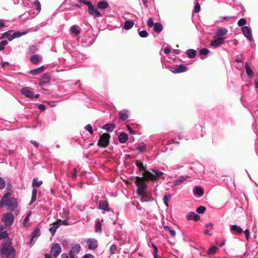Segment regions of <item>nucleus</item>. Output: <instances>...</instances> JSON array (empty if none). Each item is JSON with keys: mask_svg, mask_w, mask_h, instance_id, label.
Here are the masks:
<instances>
[{"mask_svg": "<svg viewBox=\"0 0 258 258\" xmlns=\"http://www.w3.org/2000/svg\"><path fill=\"white\" fill-rule=\"evenodd\" d=\"M7 231H0V240L3 239L2 243L1 253L6 258H15L16 251L12 246L10 239L8 237Z\"/></svg>", "mask_w": 258, "mask_h": 258, "instance_id": "f257e3e1", "label": "nucleus"}, {"mask_svg": "<svg viewBox=\"0 0 258 258\" xmlns=\"http://www.w3.org/2000/svg\"><path fill=\"white\" fill-rule=\"evenodd\" d=\"M12 193L8 191L2 197L0 202V207H6L8 210H13L17 207V202L15 198H11Z\"/></svg>", "mask_w": 258, "mask_h": 258, "instance_id": "f03ea898", "label": "nucleus"}, {"mask_svg": "<svg viewBox=\"0 0 258 258\" xmlns=\"http://www.w3.org/2000/svg\"><path fill=\"white\" fill-rule=\"evenodd\" d=\"M135 182L137 186V192L141 197V201L143 202L144 201L143 200V198L147 196L146 192L147 185L145 182V180L143 177H137Z\"/></svg>", "mask_w": 258, "mask_h": 258, "instance_id": "7ed1b4c3", "label": "nucleus"}, {"mask_svg": "<svg viewBox=\"0 0 258 258\" xmlns=\"http://www.w3.org/2000/svg\"><path fill=\"white\" fill-rule=\"evenodd\" d=\"M163 174L164 173L162 171L154 169H151L150 171H147L145 172V178L146 180L156 181L158 180Z\"/></svg>", "mask_w": 258, "mask_h": 258, "instance_id": "20e7f679", "label": "nucleus"}, {"mask_svg": "<svg viewBox=\"0 0 258 258\" xmlns=\"http://www.w3.org/2000/svg\"><path fill=\"white\" fill-rule=\"evenodd\" d=\"M80 2L83 3L84 5H87L88 7L89 14L93 15L95 18H98L101 16V13L94 8V6L90 1L80 0Z\"/></svg>", "mask_w": 258, "mask_h": 258, "instance_id": "39448f33", "label": "nucleus"}, {"mask_svg": "<svg viewBox=\"0 0 258 258\" xmlns=\"http://www.w3.org/2000/svg\"><path fill=\"white\" fill-rule=\"evenodd\" d=\"M110 136L107 133L102 134L98 142V145L100 147H106L109 144Z\"/></svg>", "mask_w": 258, "mask_h": 258, "instance_id": "423d86ee", "label": "nucleus"}, {"mask_svg": "<svg viewBox=\"0 0 258 258\" xmlns=\"http://www.w3.org/2000/svg\"><path fill=\"white\" fill-rule=\"evenodd\" d=\"M14 219V216L11 213L4 214L2 217V221L6 226H8L13 224Z\"/></svg>", "mask_w": 258, "mask_h": 258, "instance_id": "0eeeda50", "label": "nucleus"}, {"mask_svg": "<svg viewBox=\"0 0 258 258\" xmlns=\"http://www.w3.org/2000/svg\"><path fill=\"white\" fill-rule=\"evenodd\" d=\"M228 33V30L224 27H219L217 29V33L213 37H218L224 39L225 41V36Z\"/></svg>", "mask_w": 258, "mask_h": 258, "instance_id": "6e6552de", "label": "nucleus"}, {"mask_svg": "<svg viewBox=\"0 0 258 258\" xmlns=\"http://www.w3.org/2000/svg\"><path fill=\"white\" fill-rule=\"evenodd\" d=\"M190 177L188 175H181L172 181L173 186H177L181 185L184 181L189 179Z\"/></svg>", "mask_w": 258, "mask_h": 258, "instance_id": "1a4fd4ad", "label": "nucleus"}, {"mask_svg": "<svg viewBox=\"0 0 258 258\" xmlns=\"http://www.w3.org/2000/svg\"><path fill=\"white\" fill-rule=\"evenodd\" d=\"M61 248L58 243H54L51 249V253L54 257H56L61 252Z\"/></svg>", "mask_w": 258, "mask_h": 258, "instance_id": "9d476101", "label": "nucleus"}, {"mask_svg": "<svg viewBox=\"0 0 258 258\" xmlns=\"http://www.w3.org/2000/svg\"><path fill=\"white\" fill-rule=\"evenodd\" d=\"M242 32L244 36L249 41H251L252 39L251 29L248 26H243L241 28Z\"/></svg>", "mask_w": 258, "mask_h": 258, "instance_id": "9b49d317", "label": "nucleus"}, {"mask_svg": "<svg viewBox=\"0 0 258 258\" xmlns=\"http://www.w3.org/2000/svg\"><path fill=\"white\" fill-rule=\"evenodd\" d=\"M87 244L88 248L91 250H95L98 247V242L97 240L94 238H89L87 240Z\"/></svg>", "mask_w": 258, "mask_h": 258, "instance_id": "f8f14e48", "label": "nucleus"}, {"mask_svg": "<svg viewBox=\"0 0 258 258\" xmlns=\"http://www.w3.org/2000/svg\"><path fill=\"white\" fill-rule=\"evenodd\" d=\"M119 121L124 122L127 120L129 117V111L127 110H123L118 112Z\"/></svg>", "mask_w": 258, "mask_h": 258, "instance_id": "ddd939ff", "label": "nucleus"}, {"mask_svg": "<svg viewBox=\"0 0 258 258\" xmlns=\"http://www.w3.org/2000/svg\"><path fill=\"white\" fill-rule=\"evenodd\" d=\"M214 39L211 41L210 45L214 47H218L225 42L224 39L218 37H214Z\"/></svg>", "mask_w": 258, "mask_h": 258, "instance_id": "4468645a", "label": "nucleus"}, {"mask_svg": "<svg viewBox=\"0 0 258 258\" xmlns=\"http://www.w3.org/2000/svg\"><path fill=\"white\" fill-rule=\"evenodd\" d=\"M98 209L110 212L112 211L109 207V204L106 201L101 200L99 202Z\"/></svg>", "mask_w": 258, "mask_h": 258, "instance_id": "2eb2a0df", "label": "nucleus"}, {"mask_svg": "<svg viewBox=\"0 0 258 258\" xmlns=\"http://www.w3.org/2000/svg\"><path fill=\"white\" fill-rule=\"evenodd\" d=\"M21 93L22 94L24 95L26 97L33 99L34 98V94L30 90V88L28 87H24L21 89Z\"/></svg>", "mask_w": 258, "mask_h": 258, "instance_id": "dca6fc26", "label": "nucleus"}, {"mask_svg": "<svg viewBox=\"0 0 258 258\" xmlns=\"http://www.w3.org/2000/svg\"><path fill=\"white\" fill-rule=\"evenodd\" d=\"M81 250V246L79 243L73 244L71 246V248L69 254H77Z\"/></svg>", "mask_w": 258, "mask_h": 258, "instance_id": "f3484780", "label": "nucleus"}, {"mask_svg": "<svg viewBox=\"0 0 258 258\" xmlns=\"http://www.w3.org/2000/svg\"><path fill=\"white\" fill-rule=\"evenodd\" d=\"M187 70V67L183 64H180L177 68H175L173 70H172V72L175 74H177L185 72Z\"/></svg>", "mask_w": 258, "mask_h": 258, "instance_id": "a211bd4d", "label": "nucleus"}, {"mask_svg": "<svg viewBox=\"0 0 258 258\" xmlns=\"http://www.w3.org/2000/svg\"><path fill=\"white\" fill-rule=\"evenodd\" d=\"M40 231L39 229H35L31 234V243L34 242L36 239L40 236Z\"/></svg>", "mask_w": 258, "mask_h": 258, "instance_id": "6ab92c4d", "label": "nucleus"}, {"mask_svg": "<svg viewBox=\"0 0 258 258\" xmlns=\"http://www.w3.org/2000/svg\"><path fill=\"white\" fill-rule=\"evenodd\" d=\"M115 125L114 123H106L102 127V128L109 132H112L115 128Z\"/></svg>", "mask_w": 258, "mask_h": 258, "instance_id": "aec40b11", "label": "nucleus"}, {"mask_svg": "<svg viewBox=\"0 0 258 258\" xmlns=\"http://www.w3.org/2000/svg\"><path fill=\"white\" fill-rule=\"evenodd\" d=\"M210 53V50L207 48H203L199 51V56L201 59H205L208 54Z\"/></svg>", "mask_w": 258, "mask_h": 258, "instance_id": "412c9836", "label": "nucleus"}, {"mask_svg": "<svg viewBox=\"0 0 258 258\" xmlns=\"http://www.w3.org/2000/svg\"><path fill=\"white\" fill-rule=\"evenodd\" d=\"M186 218L188 220H194L198 221L200 220V216L195 212L189 213L187 216Z\"/></svg>", "mask_w": 258, "mask_h": 258, "instance_id": "4be33fe9", "label": "nucleus"}, {"mask_svg": "<svg viewBox=\"0 0 258 258\" xmlns=\"http://www.w3.org/2000/svg\"><path fill=\"white\" fill-rule=\"evenodd\" d=\"M97 7L99 9L104 10L109 7V4L107 1H101L97 4Z\"/></svg>", "mask_w": 258, "mask_h": 258, "instance_id": "5701e85b", "label": "nucleus"}, {"mask_svg": "<svg viewBox=\"0 0 258 258\" xmlns=\"http://www.w3.org/2000/svg\"><path fill=\"white\" fill-rule=\"evenodd\" d=\"M50 78L49 75L47 74H43L39 84L40 86H43L48 82H49Z\"/></svg>", "mask_w": 258, "mask_h": 258, "instance_id": "b1692460", "label": "nucleus"}, {"mask_svg": "<svg viewBox=\"0 0 258 258\" xmlns=\"http://www.w3.org/2000/svg\"><path fill=\"white\" fill-rule=\"evenodd\" d=\"M128 139V136L126 133L121 132L118 136V140L120 143H125Z\"/></svg>", "mask_w": 258, "mask_h": 258, "instance_id": "393cba45", "label": "nucleus"}, {"mask_svg": "<svg viewBox=\"0 0 258 258\" xmlns=\"http://www.w3.org/2000/svg\"><path fill=\"white\" fill-rule=\"evenodd\" d=\"M44 71V67L43 66H41L40 67H39L38 68L31 70H30L28 73L33 76L37 75L41 73H42Z\"/></svg>", "mask_w": 258, "mask_h": 258, "instance_id": "a878e982", "label": "nucleus"}, {"mask_svg": "<svg viewBox=\"0 0 258 258\" xmlns=\"http://www.w3.org/2000/svg\"><path fill=\"white\" fill-rule=\"evenodd\" d=\"M193 192L195 196L201 197L204 195V191L202 187L197 186L193 189Z\"/></svg>", "mask_w": 258, "mask_h": 258, "instance_id": "bb28decb", "label": "nucleus"}, {"mask_svg": "<svg viewBox=\"0 0 258 258\" xmlns=\"http://www.w3.org/2000/svg\"><path fill=\"white\" fill-rule=\"evenodd\" d=\"M245 69L246 74L248 77V78H251L252 76H253V72L252 71V70L250 69V67L249 66L248 63L246 62L245 63Z\"/></svg>", "mask_w": 258, "mask_h": 258, "instance_id": "cd10ccee", "label": "nucleus"}, {"mask_svg": "<svg viewBox=\"0 0 258 258\" xmlns=\"http://www.w3.org/2000/svg\"><path fill=\"white\" fill-rule=\"evenodd\" d=\"M134 22L133 21L126 20L124 22L123 28L126 30L131 29L134 25Z\"/></svg>", "mask_w": 258, "mask_h": 258, "instance_id": "c85d7f7f", "label": "nucleus"}, {"mask_svg": "<svg viewBox=\"0 0 258 258\" xmlns=\"http://www.w3.org/2000/svg\"><path fill=\"white\" fill-rule=\"evenodd\" d=\"M136 149L140 153L144 152L146 150V145L142 142L136 146Z\"/></svg>", "mask_w": 258, "mask_h": 258, "instance_id": "c756f323", "label": "nucleus"}, {"mask_svg": "<svg viewBox=\"0 0 258 258\" xmlns=\"http://www.w3.org/2000/svg\"><path fill=\"white\" fill-rule=\"evenodd\" d=\"M27 34V32H15L13 33L12 35L11 36L10 41H12L14 38H19L23 35H24Z\"/></svg>", "mask_w": 258, "mask_h": 258, "instance_id": "7c9ffc66", "label": "nucleus"}, {"mask_svg": "<svg viewBox=\"0 0 258 258\" xmlns=\"http://www.w3.org/2000/svg\"><path fill=\"white\" fill-rule=\"evenodd\" d=\"M153 30L157 33H160L163 30L162 25L160 23H156L154 24Z\"/></svg>", "mask_w": 258, "mask_h": 258, "instance_id": "2f4dec72", "label": "nucleus"}, {"mask_svg": "<svg viewBox=\"0 0 258 258\" xmlns=\"http://www.w3.org/2000/svg\"><path fill=\"white\" fill-rule=\"evenodd\" d=\"M37 190L36 188H33L32 192V197H31V200L29 203V205H31L32 204H33L36 200V197H37Z\"/></svg>", "mask_w": 258, "mask_h": 258, "instance_id": "473e14b6", "label": "nucleus"}, {"mask_svg": "<svg viewBox=\"0 0 258 258\" xmlns=\"http://www.w3.org/2000/svg\"><path fill=\"white\" fill-rule=\"evenodd\" d=\"M137 166L140 169V171H142L143 173V175L145 176V172L146 171V167H145L142 162L138 161L136 164Z\"/></svg>", "mask_w": 258, "mask_h": 258, "instance_id": "72a5a7b5", "label": "nucleus"}, {"mask_svg": "<svg viewBox=\"0 0 258 258\" xmlns=\"http://www.w3.org/2000/svg\"><path fill=\"white\" fill-rule=\"evenodd\" d=\"M41 59V57L37 54L33 55L30 58V61L34 64L37 63Z\"/></svg>", "mask_w": 258, "mask_h": 258, "instance_id": "f704fd0d", "label": "nucleus"}, {"mask_svg": "<svg viewBox=\"0 0 258 258\" xmlns=\"http://www.w3.org/2000/svg\"><path fill=\"white\" fill-rule=\"evenodd\" d=\"M196 51L194 49H189L186 51V53L190 58H194L196 55Z\"/></svg>", "mask_w": 258, "mask_h": 258, "instance_id": "c9c22d12", "label": "nucleus"}, {"mask_svg": "<svg viewBox=\"0 0 258 258\" xmlns=\"http://www.w3.org/2000/svg\"><path fill=\"white\" fill-rule=\"evenodd\" d=\"M230 229L231 231H236L238 233H241L243 232L242 229L237 225H232Z\"/></svg>", "mask_w": 258, "mask_h": 258, "instance_id": "e433bc0d", "label": "nucleus"}, {"mask_svg": "<svg viewBox=\"0 0 258 258\" xmlns=\"http://www.w3.org/2000/svg\"><path fill=\"white\" fill-rule=\"evenodd\" d=\"M31 215V212H29L27 214V215L25 216V219L24 220L23 225L26 228L29 227V226L28 222L29 221V219H30V217Z\"/></svg>", "mask_w": 258, "mask_h": 258, "instance_id": "4c0bfd02", "label": "nucleus"}, {"mask_svg": "<svg viewBox=\"0 0 258 258\" xmlns=\"http://www.w3.org/2000/svg\"><path fill=\"white\" fill-rule=\"evenodd\" d=\"M42 184V181L38 180L37 178H35L33 179L32 186L33 187H39Z\"/></svg>", "mask_w": 258, "mask_h": 258, "instance_id": "58836bf2", "label": "nucleus"}, {"mask_svg": "<svg viewBox=\"0 0 258 258\" xmlns=\"http://www.w3.org/2000/svg\"><path fill=\"white\" fill-rule=\"evenodd\" d=\"M71 32L75 35H78L80 33V31L78 29V26L76 25H73L70 29Z\"/></svg>", "mask_w": 258, "mask_h": 258, "instance_id": "ea45409f", "label": "nucleus"}, {"mask_svg": "<svg viewBox=\"0 0 258 258\" xmlns=\"http://www.w3.org/2000/svg\"><path fill=\"white\" fill-rule=\"evenodd\" d=\"M12 32V31H8L7 32H5L4 33H3L2 34V35L1 36V38H7L8 39L9 41H10L11 36L12 35H11Z\"/></svg>", "mask_w": 258, "mask_h": 258, "instance_id": "a19ab883", "label": "nucleus"}, {"mask_svg": "<svg viewBox=\"0 0 258 258\" xmlns=\"http://www.w3.org/2000/svg\"><path fill=\"white\" fill-rule=\"evenodd\" d=\"M95 231L97 232H101L102 231L101 224L99 221H97L95 224Z\"/></svg>", "mask_w": 258, "mask_h": 258, "instance_id": "79ce46f5", "label": "nucleus"}, {"mask_svg": "<svg viewBox=\"0 0 258 258\" xmlns=\"http://www.w3.org/2000/svg\"><path fill=\"white\" fill-rule=\"evenodd\" d=\"M205 211H206V208L202 206H200L196 210L197 213L198 214H200L204 213Z\"/></svg>", "mask_w": 258, "mask_h": 258, "instance_id": "37998d69", "label": "nucleus"}, {"mask_svg": "<svg viewBox=\"0 0 258 258\" xmlns=\"http://www.w3.org/2000/svg\"><path fill=\"white\" fill-rule=\"evenodd\" d=\"M217 250V247L215 246L211 247L208 250V253L210 254H215Z\"/></svg>", "mask_w": 258, "mask_h": 258, "instance_id": "c03bdc74", "label": "nucleus"}, {"mask_svg": "<svg viewBox=\"0 0 258 258\" xmlns=\"http://www.w3.org/2000/svg\"><path fill=\"white\" fill-rule=\"evenodd\" d=\"M170 198H171V195L169 194L165 195L164 197L163 201H164L165 205L167 207L168 206V201L170 199Z\"/></svg>", "mask_w": 258, "mask_h": 258, "instance_id": "a18cd8bd", "label": "nucleus"}, {"mask_svg": "<svg viewBox=\"0 0 258 258\" xmlns=\"http://www.w3.org/2000/svg\"><path fill=\"white\" fill-rule=\"evenodd\" d=\"M58 225H54L52 227H51L50 228L49 231L52 236H53L55 234V232H56L57 229L58 228Z\"/></svg>", "mask_w": 258, "mask_h": 258, "instance_id": "49530a36", "label": "nucleus"}, {"mask_svg": "<svg viewBox=\"0 0 258 258\" xmlns=\"http://www.w3.org/2000/svg\"><path fill=\"white\" fill-rule=\"evenodd\" d=\"M139 36L142 38H146L148 36V33L146 30H142L139 32Z\"/></svg>", "mask_w": 258, "mask_h": 258, "instance_id": "de8ad7c7", "label": "nucleus"}, {"mask_svg": "<svg viewBox=\"0 0 258 258\" xmlns=\"http://www.w3.org/2000/svg\"><path fill=\"white\" fill-rule=\"evenodd\" d=\"M8 42L6 40H4L0 42V50H3L5 49V46L7 45Z\"/></svg>", "mask_w": 258, "mask_h": 258, "instance_id": "09e8293b", "label": "nucleus"}, {"mask_svg": "<svg viewBox=\"0 0 258 258\" xmlns=\"http://www.w3.org/2000/svg\"><path fill=\"white\" fill-rule=\"evenodd\" d=\"M117 247L115 244H112L110 248V253L114 254L117 250Z\"/></svg>", "mask_w": 258, "mask_h": 258, "instance_id": "8fccbe9b", "label": "nucleus"}, {"mask_svg": "<svg viewBox=\"0 0 258 258\" xmlns=\"http://www.w3.org/2000/svg\"><path fill=\"white\" fill-rule=\"evenodd\" d=\"M85 128L87 130L91 135H92L93 133V131L92 129V126L91 124H88L85 126Z\"/></svg>", "mask_w": 258, "mask_h": 258, "instance_id": "3c124183", "label": "nucleus"}, {"mask_svg": "<svg viewBox=\"0 0 258 258\" xmlns=\"http://www.w3.org/2000/svg\"><path fill=\"white\" fill-rule=\"evenodd\" d=\"M246 21L244 18L240 19L237 23V25L239 26H244V25L246 24Z\"/></svg>", "mask_w": 258, "mask_h": 258, "instance_id": "603ef678", "label": "nucleus"}, {"mask_svg": "<svg viewBox=\"0 0 258 258\" xmlns=\"http://www.w3.org/2000/svg\"><path fill=\"white\" fill-rule=\"evenodd\" d=\"M6 185V182L5 180L1 177H0V189L4 188Z\"/></svg>", "mask_w": 258, "mask_h": 258, "instance_id": "864d4df0", "label": "nucleus"}, {"mask_svg": "<svg viewBox=\"0 0 258 258\" xmlns=\"http://www.w3.org/2000/svg\"><path fill=\"white\" fill-rule=\"evenodd\" d=\"M37 50V48L35 45L30 46L29 49V53H34Z\"/></svg>", "mask_w": 258, "mask_h": 258, "instance_id": "5fc2aeb1", "label": "nucleus"}, {"mask_svg": "<svg viewBox=\"0 0 258 258\" xmlns=\"http://www.w3.org/2000/svg\"><path fill=\"white\" fill-rule=\"evenodd\" d=\"M147 25L149 27H152L154 26V23L153 19L151 18H150L147 21Z\"/></svg>", "mask_w": 258, "mask_h": 258, "instance_id": "6e6d98bb", "label": "nucleus"}, {"mask_svg": "<svg viewBox=\"0 0 258 258\" xmlns=\"http://www.w3.org/2000/svg\"><path fill=\"white\" fill-rule=\"evenodd\" d=\"M201 8L200 4L198 3H197L195 6L194 12L196 13H198L200 11Z\"/></svg>", "mask_w": 258, "mask_h": 258, "instance_id": "4d7b16f0", "label": "nucleus"}, {"mask_svg": "<svg viewBox=\"0 0 258 258\" xmlns=\"http://www.w3.org/2000/svg\"><path fill=\"white\" fill-rule=\"evenodd\" d=\"M220 18L221 19H222L225 21H229L233 18H234V17L233 16H226V17H220Z\"/></svg>", "mask_w": 258, "mask_h": 258, "instance_id": "13d9d810", "label": "nucleus"}, {"mask_svg": "<svg viewBox=\"0 0 258 258\" xmlns=\"http://www.w3.org/2000/svg\"><path fill=\"white\" fill-rule=\"evenodd\" d=\"M34 4L36 7V10L38 11H40L41 9V5L39 2L37 0H35V1L34 2Z\"/></svg>", "mask_w": 258, "mask_h": 258, "instance_id": "bf43d9fd", "label": "nucleus"}, {"mask_svg": "<svg viewBox=\"0 0 258 258\" xmlns=\"http://www.w3.org/2000/svg\"><path fill=\"white\" fill-rule=\"evenodd\" d=\"M169 232V234L170 235V236L172 237H174L176 235V232H175V231L173 229H170L169 230H168Z\"/></svg>", "mask_w": 258, "mask_h": 258, "instance_id": "052dcab7", "label": "nucleus"}, {"mask_svg": "<svg viewBox=\"0 0 258 258\" xmlns=\"http://www.w3.org/2000/svg\"><path fill=\"white\" fill-rule=\"evenodd\" d=\"M126 127L130 134L134 135L135 134V131L131 127L129 124L126 125Z\"/></svg>", "mask_w": 258, "mask_h": 258, "instance_id": "680f3d73", "label": "nucleus"}, {"mask_svg": "<svg viewBox=\"0 0 258 258\" xmlns=\"http://www.w3.org/2000/svg\"><path fill=\"white\" fill-rule=\"evenodd\" d=\"M157 253H158V248L156 246L154 245V252H153V255L154 258H156L157 256Z\"/></svg>", "mask_w": 258, "mask_h": 258, "instance_id": "e2e57ef3", "label": "nucleus"}, {"mask_svg": "<svg viewBox=\"0 0 258 258\" xmlns=\"http://www.w3.org/2000/svg\"><path fill=\"white\" fill-rule=\"evenodd\" d=\"M244 233L245 235V238L247 240H248L249 238V236H250V233H249V231L248 229H246L244 231Z\"/></svg>", "mask_w": 258, "mask_h": 258, "instance_id": "0e129e2a", "label": "nucleus"}, {"mask_svg": "<svg viewBox=\"0 0 258 258\" xmlns=\"http://www.w3.org/2000/svg\"><path fill=\"white\" fill-rule=\"evenodd\" d=\"M178 138L179 140H182L183 139H186L187 140V139L184 136V134L183 133H179L178 135Z\"/></svg>", "mask_w": 258, "mask_h": 258, "instance_id": "69168bd1", "label": "nucleus"}, {"mask_svg": "<svg viewBox=\"0 0 258 258\" xmlns=\"http://www.w3.org/2000/svg\"><path fill=\"white\" fill-rule=\"evenodd\" d=\"M81 258H94V256L92 254L87 253Z\"/></svg>", "mask_w": 258, "mask_h": 258, "instance_id": "338daca9", "label": "nucleus"}, {"mask_svg": "<svg viewBox=\"0 0 258 258\" xmlns=\"http://www.w3.org/2000/svg\"><path fill=\"white\" fill-rule=\"evenodd\" d=\"M171 51V49L170 48L168 47H166L164 49V52L165 53V54H169Z\"/></svg>", "mask_w": 258, "mask_h": 258, "instance_id": "774afa93", "label": "nucleus"}]
</instances>
